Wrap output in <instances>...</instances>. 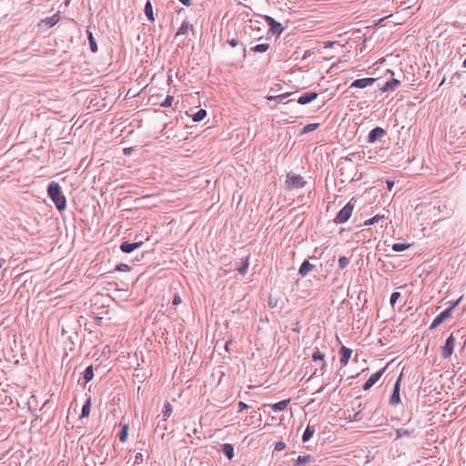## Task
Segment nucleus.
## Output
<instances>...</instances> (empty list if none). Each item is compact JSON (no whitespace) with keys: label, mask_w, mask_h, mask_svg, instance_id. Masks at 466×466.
Segmentation results:
<instances>
[{"label":"nucleus","mask_w":466,"mask_h":466,"mask_svg":"<svg viewBox=\"0 0 466 466\" xmlns=\"http://www.w3.org/2000/svg\"><path fill=\"white\" fill-rule=\"evenodd\" d=\"M350 263V258L347 257H340L339 258V267L341 269H344Z\"/></svg>","instance_id":"obj_35"},{"label":"nucleus","mask_w":466,"mask_h":466,"mask_svg":"<svg viewBox=\"0 0 466 466\" xmlns=\"http://www.w3.org/2000/svg\"><path fill=\"white\" fill-rule=\"evenodd\" d=\"M400 85V81L396 78H391L390 80L387 81L385 85L380 87L381 92H389V91H394L399 87Z\"/></svg>","instance_id":"obj_15"},{"label":"nucleus","mask_w":466,"mask_h":466,"mask_svg":"<svg viewBox=\"0 0 466 466\" xmlns=\"http://www.w3.org/2000/svg\"><path fill=\"white\" fill-rule=\"evenodd\" d=\"M288 187L289 188H300L306 184V181L300 175L288 176Z\"/></svg>","instance_id":"obj_6"},{"label":"nucleus","mask_w":466,"mask_h":466,"mask_svg":"<svg viewBox=\"0 0 466 466\" xmlns=\"http://www.w3.org/2000/svg\"><path fill=\"white\" fill-rule=\"evenodd\" d=\"M400 298V293L398 292V291H394L393 293H391L390 295V305L394 308L397 300Z\"/></svg>","instance_id":"obj_36"},{"label":"nucleus","mask_w":466,"mask_h":466,"mask_svg":"<svg viewBox=\"0 0 466 466\" xmlns=\"http://www.w3.org/2000/svg\"><path fill=\"white\" fill-rule=\"evenodd\" d=\"M461 299V298H460L456 301L452 302L451 307H449L448 309L441 311L439 315H437L435 317V319H433V321L431 322L430 329H436L438 326H440L441 323H443L446 319L451 318L453 309L459 304Z\"/></svg>","instance_id":"obj_2"},{"label":"nucleus","mask_w":466,"mask_h":466,"mask_svg":"<svg viewBox=\"0 0 466 466\" xmlns=\"http://www.w3.org/2000/svg\"><path fill=\"white\" fill-rule=\"evenodd\" d=\"M386 368H383L378 370L377 372L373 373L363 384L362 389L364 390H369L381 378Z\"/></svg>","instance_id":"obj_8"},{"label":"nucleus","mask_w":466,"mask_h":466,"mask_svg":"<svg viewBox=\"0 0 466 466\" xmlns=\"http://www.w3.org/2000/svg\"><path fill=\"white\" fill-rule=\"evenodd\" d=\"M444 82H445V77H443V79L441 80V82L440 86L443 85V84H444Z\"/></svg>","instance_id":"obj_56"},{"label":"nucleus","mask_w":466,"mask_h":466,"mask_svg":"<svg viewBox=\"0 0 466 466\" xmlns=\"http://www.w3.org/2000/svg\"><path fill=\"white\" fill-rule=\"evenodd\" d=\"M228 43L232 46L235 47L238 45V40L236 38L228 39Z\"/></svg>","instance_id":"obj_46"},{"label":"nucleus","mask_w":466,"mask_h":466,"mask_svg":"<svg viewBox=\"0 0 466 466\" xmlns=\"http://www.w3.org/2000/svg\"><path fill=\"white\" fill-rule=\"evenodd\" d=\"M238 412H241V411H243L244 410H246V409H248V406L245 402H243V401H239V402L238 403Z\"/></svg>","instance_id":"obj_45"},{"label":"nucleus","mask_w":466,"mask_h":466,"mask_svg":"<svg viewBox=\"0 0 466 466\" xmlns=\"http://www.w3.org/2000/svg\"><path fill=\"white\" fill-rule=\"evenodd\" d=\"M376 82V78L373 77H366V78H359L354 80L350 86V88L355 87V88H365L369 86L373 85Z\"/></svg>","instance_id":"obj_9"},{"label":"nucleus","mask_w":466,"mask_h":466,"mask_svg":"<svg viewBox=\"0 0 466 466\" xmlns=\"http://www.w3.org/2000/svg\"><path fill=\"white\" fill-rule=\"evenodd\" d=\"M86 34H87V39L89 42L90 50L93 53H96L98 50V47H97V45H96V39H95L93 34L88 30L86 31Z\"/></svg>","instance_id":"obj_24"},{"label":"nucleus","mask_w":466,"mask_h":466,"mask_svg":"<svg viewBox=\"0 0 466 466\" xmlns=\"http://www.w3.org/2000/svg\"><path fill=\"white\" fill-rule=\"evenodd\" d=\"M339 361L342 366H346L349 362V360L352 354V350L350 348L342 346L339 351Z\"/></svg>","instance_id":"obj_13"},{"label":"nucleus","mask_w":466,"mask_h":466,"mask_svg":"<svg viewBox=\"0 0 466 466\" xmlns=\"http://www.w3.org/2000/svg\"><path fill=\"white\" fill-rule=\"evenodd\" d=\"M143 461V454L140 453V452H137L136 455H135V460H134V465H137V464H140L141 462Z\"/></svg>","instance_id":"obj_43"},{"label":"nucleus","mask_w":466,"mask_h":466,"mask_svg":"<svg viewBox=\"0 0 466 466\" xmlns=\"http://www.w3.org/2000/svg\"><path fill=\"white\" fill-rule=\"evenodd\" d=\"M383 216H380V215H376L374 216L373 218H370V219H367L365 222H364V225L365 226H370V225H373L375 223H377L380 218H382Z\"/></svg>","instance_id":"obj_38"},{"label":"nucleus","mask_w":466,"mask_h":466,"mask_svg":"<svg viewBox=\"0 0 466 466\" xmlns=\"http://www.w3.org/2000/svg\"><path fill=\"white\" fill-rule=\"evenodd\" d=\"M319 124L318 123H312V124H308L306 125L304 127H303V131L302 133H309V132H312L314 131L318 127H319Z\"/></svg>","instance_id":"obj_34"},{"label":"nucleus","mask_w":466,"mask_h":466,"mask_svg":"<svg viewBox=\"0 0 466 466\" xmlns=\"http://www.w3.org/2000/svg\"><path fill=\"white\" fill-rule=\"evenodd\" d=\"M285 448H286V444L281 441H277L274 446V450L278 451H283Z\"/></svg>","instance_id":"obj_42"},{"label":"nucleus","mask_w":466,"mask_h":466,"mask_svg":"<svg viewBox=\"0 0 466 466\" xmlns=\"http://www.w3.org/2000/svg\"><path fill=\"white\" fill-rule=\"evenodd\" d=\"M60 16L58 14H55L52 16L46 17L38 24L39 26L48 29L58 23Z\"/></svg>","instance_id":"obj_11"},{"label":"nucleus","mask_w":466,"mask_h":466,"mask_svg":"<svg viewBox=\"0 0 466 466\" xmlns=\"http://www.w3.org/2000/svg\"><path fill=\"white\" fill-rule=\"evenodd\" d=\"M172 412V406L169 402H166L163 410V415L165 418H168Z\"/></svg>","instance_id":"obj_37"},{"label":"nucleus","mask_w":466,"mask_h":466,"mask_svg":"<svg viewBox=\"0 0 466 466\" xmlns=\"http://www.w3.org/2000/svg\"><path fill=\"white\" fill-rule=\"evenodd\" d=\"M291 94H292V93L288 92V93H285V94H281V95L275 96H274V100H276V101H278V102L281 103V102L283 101V99H284V98H286V97L289 96Z\"/></svg>","instance_id":"obj_41"},{"label":"nucleus","mask_w":466,"mask_h":466,"mask_svg":"<svg viewBox=\"0 0 466 466\" xmlns=\"http://www.w3.org/2000/svg\"><path fill=\"white\" fill-rule=\"evenodd\" d=\"M332 46V43H331V42H329V43H327V44H326V46H325L327 47V46Z\"/></svg>","instance_id":"obj_55"},{"label":"nucleus","mask_w":466,"mask_h":466,"mask_svg":"<svg viewBox=\"0 0 466 466\" xmlns=\"http://www.w3.org/2000/svg\"><path fill=\"white\" fill-rule=\"evenodd\" d=\"M276 305H277V302L276 301L274 302L273 299L271 298H269L268 299V306L270 308H274V307H276Z\"/></svg>","instance_id":"obj_50"},{"label":"nucleus","mask_w":466,"mask_h":466,"mask_svg":"<svg viewBox=\"0 0 466 466\" xmlns=\"http://www.w3.org/2000/svg\"><path fill=\"white\" fill-rule=\"evenodd\" d=\"M47 195L54 202L58 211H64L66 208V198L61 190L60 185L56 181H51L47 186Z\"/></svg>","instance_id":"obj_1"},{"label":"nucleus","mask_w":466,"mask_h":466,"mask_svg":"<svg viewBox=\"0 0 466 466\" xmlns=\"http://www.w3.org/2000/svg\"><path fill=\"white\" fill-rule=\"evenodd\" d=\"M268 48H269V45L267 43L258 44V45H256V46L250 47V51L254 52V53H264V52L268 51Z\"/></svg>","instance_id":"obj_26"},{"label":"nucleus","mask_w":466,"mask_h":466,"mask_svg":"<svg viewBox=\"0 0 466 466\" xmlns=\"http://www.w3.org/2000/svg\"><path fill=\"white\" fill-rule=\"evenodd\" d=\"M385 135H386L385 129H383L380 127H377L370 131V133L368 135V142L374 143L377 140L383 137Z\"/></svg>","instance_id":"obj_10"},{"label":"nucleus","mask_w":466,"mask_h":466,"mask_svg":"<svg viewBox=\"0 0 466 466\" xmlns=\"http://www.w3.org/2000/svg\"><path fill=\"white\" fill-rule=\"evenodd\" d=\"M410 247V245L407 243H394L392 245V250L396 252H401L408 249Z\"/></svg>","instance_id":"obj_29"},{"label":"nucleus","mask_w":466,"mask_h":466,"mask_svg":"<svg viewBox=\"0 0 466 466\" xmlns=\"http://www.w3.org/2000/svg\"><path fill=\"white\" fill-rule=\"evenodd\" d=\"M179 2L181 4H183L184 5H186V6H190L191 5V0H179Z\"/></svg>","instance_id":"obj_49"},{"label":"nucleus","mask_w":466,"mask_h":466,"mask_svg":"<svg viewBox=\"0 0 466 466\" xmlns=\"http://www.w3.org/2000/svg\"><path fill=\"white\" fill-rule=\"evenodd\" d=\"M315 432V427L308 425L302 435V441L307 442L310 440Z\"/></svg>","instance_id":"obj_23"},{"label":"nucleus","mask_w":466,"mask_h":466,"mask_svg":"<svg viewBox=\"0 0 466 466\" xmlns=\"http://www.w3.org/2000/svg\"><path fill=\"white\" fill-rule=\"evenodd\" d=\"M127 434H128V425L124 424L121 428L119 434H118L119 441L121 442H126L127 440Z\"/></svg>","instance_id":"obj_27"},{"label":"nucleus","mask_w":466,"mask_h":466,"mask_svg":"<svg viewBox=\"0 0 466 466\" xmlns=\"http://www.w3.org/2000/svg\"><path fill=\"white\" fill-rule=\"evenodd\" d=\"M313 461V457L309 454L299 456L296 460V462L293 466H306V464L311 462Z\"/></svg>","instance_id":"obj_18"},{"label":"nucleus","mask_w":466,"mask_h":466,"mask_svg":"<svg viewBox=\"0 0 466 466\" xmlns=\"http://www.w3.org/2000/svg\"><path fill=\"white\" fill-rule=\"evenodd\" d=\"M455 346V338L452 334H451L446 341L445 344L441 347V355L442 359H448L451 356L453 350Z\"/></svg>","instance_id":"obj_5"},{"label":"nucleus","mask_w":466,"mask_h":466,"mask_svg":"<svg viewBox=\"0 0 466 466\" xmlns=\"http://www.w3.org/2000/svg\"><path fill=\"white\" fill-rule=\"evenodd\" d=\"M230 343V341H227L226 344H225V349L228 351V344Z\"/></svg>","instance_id":"obj_53"},{"label":"nucleus","mask_w":466,"mask_h":466,"mask_svg":"<svg viewBox=\"0 0 466 466\" xmlns=\"http://www.w3.org/2000/svg\"><path fill=\"white\" fill-rule=\"evenodd\" d=\"M352 200L351 199L350 201H349L337 214L336 218H334V222L336 224H342V223H345L347 222L351 214H352V211L354 209V204L352 203Z\"/></svg>","instance_id":"obj_3"},{"label":"nucleus","mask_w":466,"mask_h":466,"mask_svg":"<svg viewBox=\"0 0 466 466\" xmlns=\"http://www.w3.org/2000/svg\"><path fill=\"white\" fill-rule=\"evenodd\" d=\"M142 245H143V241L133 242V243L124 241L120 245V250L123 253H131L134 250H136L137 248H139Z\"/></svg>","instance_id":"obj_12"},{"label":"nucleus","mask_w":466,"mask_h":466,"mask_svg":"<svg viewBox=\"0 0 466 466\" xmlns=\"http://www.w3.org/2000/svg\"><path fill=\"white\" fill-rule=\"evenodd\" d=\"M386 184H387V187H388V189H389V190H391V189H392V187H393V186H394V181H392V180H387V181H386Z\"/></svg>","instance_id":"obj_48"},{"label":"nucleus","mask_w":466,"mask_h":466,"mask_svg":"<svg viewBox=\"0 0 466 466\" xmlns=\"http://www.w3.org/2000/svg\"><path fill=\"white\" fill-rule=\"evenodd\" d=\"M462 66H463L464 67H466V58L464 59V61H463V63H462Z\"/></svg>","instance_id":"obj_57"},{"label":"nucleus","mask_w":466,"mask_h":466,"mask_svg":"<svg viewBox=\"0 0 466 466\" xmlns=\"http://www.w3.org/2000/svg\"><path fill=\"white\" fill-rule=\"evenodd\" d=\"M265 19L268 25H269V31L272 34L279 35L283 32L284 27L282 26V25L277 22L273 17L266 15Z\"/></svg>","instance_id":"obj_7"},{"label":"nucleus","mask_w":466,"mask_h":466,"mask_svg":"<svg viewBox=\"0 0 466 466\" xmlns=\"http://www.w3.org/2000/svg\"><path fill=\"white\" fill-rule=\"evenodd\" d=\"M248 266H249V257L247 256L241 259V263L239 266H238L236 268V270H238L240 274L244 275L247 273Z\"/></svg>","instance_id":"obj_20"},{"label":"nucleus","mask_w":466,"mask_h":466,"mask_svg":"<svg viewBox=\"0 0 466 466\" xmlns=\"http://www.w3.org/2000/svg\"><path fill=\"white\" fill-rule=\"evenodd\" d=\"M314 268L315 265L311 264L308 259H305L299 268V274L300 277L305 278Z\"/></svg>","instance_id":"obj_16"},{"label":"nucleus","mask_w":466,"mask_h":466,"mask_svg":"<svg viewBox=\"0 0 466 466\" xmlns=\"http://www.w3.org/2000/svg\"><path fill=\"white\" fill-rule=\"evenodd\" d=\"M323 389H324V386H321V387L317 390V392H320V391H322V390H323Z\"/></svg>","instance_id":"obj_54"},{"label":"nucleus","mask_w":466,"mask_h":466,"mask_svg":"<svg viewBox=\"0 0 466 466\" xmlns=\"http://www.w3.org/2000/svg\"><path fill=\"white\" fill-rule=\"evenodd\" d=\"M207 116V111L205 109H199L197 113L193 115V120L195 122H199L203 120Z\"/></svg>","instance_id":"obj_31"},{"label":"nucleus","mask_w":466,"mask_h":466,"mask_svg":"<svg viewBox=\"0 0 466 466\" xmlns=\"http://www.w3.org/2000/svg\"><path fill=\"white\" fill-rule=\"evenodd\" d=\"M312 360L314 362H317V361H320V362L326 361L325 360V354L320 352L319 349H316V350L312 354Z\"/></svg>","instance_id":"obj_28"},{"label":"nucleus","mask_w":466,"mask_h":466,"mask_svg":"<svg viewBox=\"0 0 466 466\" xmlns=\"http://www.w3.org/2000/svg\"><path fill=\"white\" fill-rule=\"evenodd\" d=\"M130 269H131L130 266H128L127 264H124V263H119L115 268V270L122 271V272L129 271Z\"/></svg>","instance_id":"obj_39"},{"label":"nucleus","mask_w":466,"mask_h":466,"mask_svg":"<svg viewBox=\"0 0 466 466\" xmlns=\"http://www.w3.org/2000/svg\"><path fill=\"white\" fill-rule=\"evenodd\" d=\"M411 435V432L404 428H400L396 431V439H400L402 437H410Z\"/></svg>","instance_id":"obj_32"},{"label":"nucleus","mask_w":466,"mask_h":466,"mask_svg":"<svg viewBox=\"0 0 466 466\" xmlns=\"http://www.w3.org/2000/svg\"><path fill=\"white\" fill-rule=\"evenodd\" d=\"M318 372H319L320 375H324L327 372V362L326 361L321 362L319 369H316L314 370V372L311 374V376L309 378V380H311L314 376L317 375Z\"/></svg>","instance_id":"obj_30"},{"label":"nucleus","mask_w":466,"mask_h":466,"mask_svg":"<svg viewBox=\"0 0 466 466\" xmlns=\"http://www.w3.org/2000/svg\"><path fill=\"white\" fill-rule=\"evenodd\" d=\"M361 419H362V416H361L360 411L356 412V413L354 414V416H353V420L358 421V420H360Z\"/></svg>","instance_id":"obj_47"},{"label":"nucleus","mask_w":466,"mask_h":466,"mask_svg":"<svg viewBox=\"0 0 466 466\" xmlns=\"http://www.w3.org/2000/svg\"><path fill=\"white\" fill-rule=\"evenodd\" d=\"M174 97L172 96H167L164 101L160 104L163 107H169L172 105Z\"/></svg>","instance_id":"obj_40"},{"label":"nucleus","mask_w":466,"mask_h":466,"mask_svg":"<svg viewBox=\"0 0 466 466\" xmlns=\"http://www.w3.org/2000/svg\"><path fill=\"white\" fill-rule=\"evenodd\" d=\"M94 378V369L92 365H89L86 368L84 373H83V379L85 380V383L89 382Z\"/></svg>","instance_id":"obj_25"},{"label":"nucleus","mask_w":466,"mask_h":466,"mask_svg":"<svg viewBox=\"0 0 466 466\" xmlns=\"http://www.w3.org/2000/svg\"><path fill=\"white\" fill-rule=\"evenodd\" d=\"M91 410V398H87L84 405L82 406L80 418L88 417Z\"/></svg>","instance_id":"obj_22"},{"label":"nucleus","mask_w":466,"mask_h":466,"mask_svg":"<svg viewBox=\"0 0 466 466\" xmlns=\"http://www.w3.org/2000/svg\"><path fill=\"white\" fill-rule=\"evenodd\" d=\"M400 383H401V374L399 376L397 380L394 383V387L389 400L390 405L396 406L401 402L400 400Z\"/></svg>","instance_id":"obj_4"},{"label":"nucleus","mask_w":466,"mask_h":466,"mask_svg":"<svg viewBox=\"0 0 466 466\" xmlns=\"http://www.w3.org/2000/svg\"><path fill=\"white\" fill-rule=\"evenodd\" d=\"M144 12H145L147 18L149 21L153 22L155 20L153 6H152L150 0L147 1L146 5H145Z\"/></svg>","instance_id":"obj_21"},{"label":"nucleus","mask_w":466,"mask_h":466,"mask_svg":"<svg viewBox=\"0 0 466 466\" xmlns=\"http://www.w3.org/2000/svg\"><path fill=\"white\" fill-rule=\"evenodd\" d=\"M289 402H290V400L287 399V400H280L277 403H274V404L270 405V407L274 411H280V410H286V408L288 407ZM268 406H269V404Z\"/></svg>","instance_id":"obj_19"},{"label":"nucleus","mask_w":466,"mask_h":466,"mask_svg":"<svg viewBox=\"0 0 466 466\" xmlns=\"http://www.w3.org/2000/svg\"><path fill=\"white\" fill-rule=\"evenodd\" d=\"M131 150H132L131 147H127V148L124 149V154L125 155H129L131 153Z\"/></svg>","instance_id":"obj_51"},{"label":"nucleus","mask_w":466,"mask_h":466,"mask_svg":"<svg viewBox=\"0 0 466 466\" xmlns=\"http://www.w3.org/2000/svg\"><path fill=\"white\" fill-rule=\"evenodd\" d=\"M189 28V25H188V23L187 21H183L181 25L179 26V28L177 29V33H176V36L179 35H184L187 32Z\"/></svg>","instance_id":"obj_33"},{"label":"nucleus","mask_w":466,"mask_h":466,"mask_svg":"<svg viewBox=\"0 0 466 466\" xmlns=\"http://www.w3.org/2000/svg\"><path fill=\"white\" fill-rule=\"evenodd\" d=\"M180 303H181L180 296L177 293L173 297L172 304L176 306V305H178Z\"/></svg>","instance_id":"obj_44"},{"label":"nucleus","mask_w":466,"mask_h":466,"mask_svg":"<svg viewBox=\"0 0 466 466\" xmlns=\"http://www.w3.org/2000/svg\"><path fill=\"white\" fill-rule=\"evenodd\" d=\"M318 96L319 94L316 92L304 93L297 99V102L300 105H307L315 100Z\"/></svg>","instance_id":"obj_14"},{"label":"nucleus","mask_w":466,"mask_h":466,"mask_svg":"<svg viewBox=\"0 0 466 466\" xmlns=\"http://www.w3.org/2000/svg\"><path fill=\"white\" fill-rule=\"evenodd\" d=\"M221 452L228 459L232 460L234 457V446L230 443H225L221 447Z\"/></svg>","instance_id":"obj_17"},{"label":"nucleus","mask_w":466,"mask_h":466,"mask_svg":"<svg viewBox=\"0 0 466 466\" xmlns=\"http://www.w3.org/2000/svg\"><path fill=\"white\" fill-rule=\"evenodd\" d=\"M274 96H267V99H268V100H274Z\"/></svg>","instance_id":"obj_52"}]
</instances>
